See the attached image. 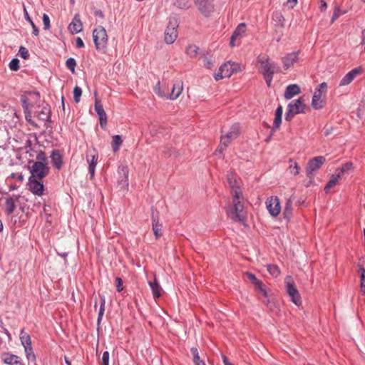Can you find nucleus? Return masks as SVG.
I'll list each match as a JSON object with an SVG mask.
<instances>
[{"label": "nucleus", "mask_w": 365, "mask_h": 365, "mask_svg": "<svg viewBox=\"0 0 365 365\" xmlns=\"http://www.w3.org/2000/svg\"><path fill=\"white\" fill-rule=\"evenodd\" d=\"M232 205L226 207L227 216L235 222H244L246 220V212L242 202V191H235L232 195Z\"/></svg>", "instance_id": "f257e3e1"}, {"label": "nucleus", "mask_w": 365, "mask_h": 365, "mask_svg": "<svg viewBox=\"0 0 365 365\" xmlns=\"http://www.w3.org/2000/svg\"><path fill=\"white\" fill-rule=\"evenodd\" d=\"M257 62L260 64L261 73L264 76L266 83L269 87L274 74L279 71V68L277 63L271 61L269 58L266 55H259L257 57Z\"/></svg>", "instance_id": "f03ea898"}, {"label": "nucleus", "mask_w": 365, "mask_h": 365, "mask_svg": "<svg viewBox=\"0 0 365 365\" xmlns=\"http://www.w3.org/2000/svg\"><path fill=\"white\" fill-rule=\"evenodd\" d=\"M307 106L302 97L290 102L285 113V120L291 121L293 117L299 113H304Z\"/></svg>", "instance_id": "7ed1b4c3"}, {"label": "nucleus", "mask_w": 365, "mask_h": 365, "mask_svg": "<svg viewBox=\"0 0 365 365\" xmlns=\"http://www.w3.org/2000/svg\"><path fill=\"white\" fill-rule=\"evenodd\" d=\"M326 162V158L324 156H317L310 159L306 166V175L307 177L310 179L312 182L318 170L324 165Z\"/></svg>", "instance_id": "20e7f679"}, {"label": "nucleus", "mask_w": 365, "mask_h": 365, "mask_svg": "<svg viewBox=\"0 0 365 365\" xmlns=\"http://www.w3.org/2000/svg\"><path fill=\"white\" fill-rule=\"evenodd\" d=\"M240 67L238 63L227 61L222 65L217 73L215 74V78L216 81L222 79L224 78L230 77L234 73L238 71Z\"/></svg>", "instance_id": "39448f33"}, {"label": "nucleus", "mask_w": 365, "mask_h": 365, "mask_svg": "<svg viewBox=\"0 0 365 365\" xmlns=\"http://www.w3.org/2000/svg\"><path fill=\"white\" fill-rule=\"evenodd\" d=\"M93 38L97 50H101L106 47L108 36L105 28L98 26L93 31Z\"/></svg>", "instance_id": "423d86ee"}, {"label": "nucleus", "mask_w": 365, "mask_h": 365, "mask_svg": "<svg viewBox=\"0 0 365 365\" xmlns=\"http://www.w3.org/2000/svg\"><path fill=\"white\" fill-rule=\"evenodd\" d=\"M284 283L287 293L289 296L291 301L299 306L301 304V297L292 277L291 276H287Z\"/></svg>", "instance_id": "0eeeda50"}, {"label": "nucleus", "mask_w": 365, "mask_h": 365, "mask_svg": "<svg viewBox=\"0 0 365 365\" xmlns=\"http://www.w3.org/2000/svg\"><path fill=\"white\" fill-rule=\"evenodd\" d=\"M327 89V84L325 82L320 83L315 89L314 93L312 100V106L316 109H320L323 107V101L322 96L325 93Z\"/></svg>", "instance_id": "6e6552de"}, {"label": "nucleus", "mask_w": 365, "mask_h": 365, "mask_svg": "<svg viewBox=\"0 0 365 365\" xmlns=\"http://www.w3.org/2000/svg\"><path fill=\"white\" fill-rule=\"evenodd\" d=\"M199 11L205 16L208 17L213 13L215 6L214 0H193Z\"/></svg>", "instance_id": "1a4fd4ad"}, {"label": "nucleus", "mask_w": 365, "mask_h": 365, "mask_svg": "<svg viewBox=\"0 0 365 365\" xmlns=\"http://www.w3.org/2000/svg\"><path fill=\"white\" fill-rule=\"evenodd\" d=\"M31 176L30 178H38V179L43 178L48 173V168L46 163L41 161L35 162L31 169Z\"/></svg>", "instance_id": "9d476101"}, {"label": "nucleus", "mask_w": 365, "mask_h": 365, "mask_svg": "<svg viewBox=\"0 0 365 365\" xmlns=\"http://www.w3.org/2000/svg\"><path fill=\"white\" fill-rule=\"evenodd\" d=\"M178 25L176 22L170 21L165 31V41L168 44H172L178 37Z\"/></svg>", "instance_id": "9b49d317"}, {"label": "nucleus", "mask_w": 365, "mask_h": 365, "mask_svg": "<svg viewBox=\"0 0 365 365\" xmlns=\"http://www.w3.org/2000/svg\"><path fill=\"white\" fill-rule=\"evenodd\" d=\"M267 209L269 213L277 217L281 212L279 199L277 197H271L266 202Z\"/></svg>", "instance_id": "f8f14e48"}, {"label": "nucleus", "mask_w": 365, "mask_h": 365, "mask_svg": "<svg viewBox=\"0 0 365 365\" xmlns=\"http://www.w3.org/2000/svg\"><path fill=\"white\" fill-rule=\"evenodd\" d=\"M364 71V68L361 66L354 68L349 72H348L340 81L339 86H344L349 85L356 76L361 74Z\"/></svg>", "instance_id": "ddd939ff"}, {"label": "nucleus", "mask_w": 365, "mask_h": 365, "mask_svg": "<svg viewBox=\"0 0 365 365\" xmlns=\"http://www.w3.org/2000/svg\"><path fill=\"white\" fill-rule=\"evenodd\" d=\"M29 190L34 195L41 196L43 192V185L38 182L37 180L33 178H29Z\"/></svg>", "instance_id": "4468645a"}, {"label": "nucleus", "mask_w": 365, "mask_h": 365, "mask_svg": "<svg viewBox=\"0 0 365 365\" xmlns=\"http://www.w3.org/2000/svg\"><path fill=\"white\" fill-rule=\"evenodd\" d=\"M95 110L99 118L101 128H104L107 124V115L100 101L96 98L95 101Z\"/></svg>", "instance_id": "2eb2a0df"}, {"label": "nucleus", "mask_w": 365, "mask_h": 365, "mask_svg": "<svg viewBox=\"0 0 365 365\" xmlns=\"http://www.w3.org/2000/svg\"><path fill=\"white\" fill-rule=\"evenodd\" d=\"M68 29L72 34L80 33L83 29V24L78 14H75L72 21L68 26Z\"/></svg>", "instance_id": "dca6fc26"}, {"label": "nucleus", "mask_w": 365, "mask_h": 365, "mask_svg": "<svg viewBox=\"0 0 365 365\" xmlns=\"http://www.w3.org/2000/svg\"><path fill=\"white\" fill-rule=\"evenodd\" d=\"M246 31V24L245 23L240 24L237 27L234 31L231 38L230 45L231 47H234L236 46V41L238 38L242 37L243 34Z\"/></svg>", "instance_id": "f3484780"}, {"label": "nucleus", "mask_w": 365, "mask_h": 365, "mask_svg": "<svg viewBox=\"0 0 365 365\" xmlns=\"http://www.w3.org/2000/svg\"><path fill=\"white\" fill-rule=\"evenodd\" d=\"M1 359L8 365H24L19 356L10 353H4L1 355Z\"/></svg>", "instance_id": "a211bd4d"}, {"label": "nucleus", "mask_w": 365, "mask_h": 365, "mask_svg": "<svg viewBox=\"0 0 365 365\" xmlns=\"http://www.w3.org/2000/svg\"><path fill=\"white\" fill-rule=\"evenodd\" d=\"M227 182L231 188L232 195H234L235 191H241L240 179L236 174L233 173L227 174Z\"/></svg>", "instance_id": "6ab92c4d"}, {"label": "nucleus", "mask_w": 365, "mask_h": 365, "mask_svg": "<svg viewBox=\"0 0 365 365\" xmlns=\"http://www.w3.org/2000/svg\"><path fill=\"white\" fill-rule=\"evenodd\" d=\"M98 159V155L96 154H87L86 160L88 164V173L90 174V178L92 179L95 175V170L97 165V161Z\"/></svg>", "instance_id": "aec40b11"}, {"label": "nucleus", "mask_w": 365, "mask_h": 365, "mask_svg": "<svg viewBox=\"0 0 365 365\" xmlns=\"http://www.w3.org/2000/svg\"><path fill=\"white\" fill-rule=\"evenodd\" d=\"M299 52H292L282 58V63L286 69H288L299 60Z\"/></svg>", "instance_id": "412c9836"}, {"label": "nucleus", "mask_w": 365, "mask_h": 365, "mask_svg": "<svg viewBox=\"0 0 365 365\" xmlns=\"http://www.w3.org/2000/svg\"><path fill=\"white\" fill-rule=\"evenodd\" d=\"M182 81H176L172 87L170 93L167 94V98L170 100L177 99L182 91L183 85Z\"/></svg>", "instance_id": "4be33fe9"}, {"label": "nucleus", "mask_w": 365, "mask_h": 365, "mask_svg": "<svg viewBox=\"0 0 365 365\" xmlns=\"http://www.w3.org/2000/svg\"><path fill=\"white\" fill-rule=\"evenodd\" d=\"M301 93L300 87L297 84H290L287 86L284 97L287 100L292 98L294 96Z\"/></svg>", "instance_id": "5701e85b"}, {"label": "nucleus", "mask_w": 365, "mask_h": 365, "mask_svg": "<svg viewBox=\"0 0 365 365\" xmlns=\"http://www.w3.org/2000/svg\"><path fill=\"white\" fill-rule=\"evenodd\" d=\"M20 198L19 195H14L12 197L6 198L5 201V211L7 215H11L16 208L15 202Z\"/></svg>", "instance_id": "b1692460"}, {"label": "nucleus", "mask_w": 365, "mask_h": 365, "mask_svg": "<svg viewBox=\"0 0 365 365\" xmlns=\"http://www.w3.org/2000/svg\"><path fill=\"white\" fill-rule=\"evenodd\" d=\"M50 158H51V163L53 164V165L57 170H60L62 166V164H63V160H62V155H61L59 150H52Z\"/></svg>", "instance_id": "393cba45"}, {"label": "nucleus", "mask_w": 365, "mask_h": 365, "mask_svg": "<svg viewBox=\"0 0 365 365\" xmlns=\"http://www.w3.org/2000/svg\"><path fill=\"white\" fill-rule=\"evenodd\" d=\"M282 113L283 108L279 105L275 110L273 130L279 128L282 123Z\"/></svg>", "instance_id": "a878e982"}, {"label": "nucleus", "mask_w": 365, "mask_h": 365, "mask_svg": "<svg viewBox=\"0 0 365 365\" xmlns=\"http://www.w3.org/2000/svg\"><path fill=\"white\" fill-rule=\"evenodd\" d=\"M152 224L153 233L156 239H158L162 235V225L159 223L158 220L153 215L152 216Z\"/></svg>", "instance_id": "bb28decb"}, {"label": "nucleus", "mask_w": 365, "mask_h": 365, "mask_svg": "<svg viewBox=\"0 0 365 365\" xmlns=\"http://www.w3.org/2000/svg\"><path fill=\"white\" fill-rule=\"evenodd\" d=\"M353 168L354 167L352 163L348 162L343 164L341 168L336 169L335 173L341 178L344 174L351 172Z\"/></svg>", "instance_id": "cd10ccee"}, {"label": "nucleus", "mask_w": 365, "mask_h": 365, "mask_svg": "<svg viewBox=\"0 0 365 365\" xmlns=\"http://www.w3.org/2000/svg\"><path fill=\"white\" fill-rule=\"evenodd\" d=\"M19 338L21 340V345L24 348L31 346V339L29 334L24 331V330H21L19 334Z\"/></svg>", "instance_id": "c85d7f7f"}, {"label": "nucleus", "mask_w": 365, "mask_h": 365, "mask_svg": "<svg viewBox=\"0 0 365 365\" xmlns=\"http://www.w3.org/2000/svg\"><path fill=\"white\" fill-rule=\"evenodd\" d=\"M149 285L151 288L153 297L155 299L159 298L161 295V287L158 282L155 279L154 282H149Z\"/></svg>", "instance_id": "c756f323"}, {"label": "nucleus", "mask_w": 365, "mask_h": 365, "mask_svg": "<svg viewBox=\"0 0 365 365\" xmlns=\"http://www.w3.org/2000/svg\"><path fill=\"white\" fill-rule=\"evenodd\" d=\"M123 176H120V179L118 181L120 185L122 187H127L128 186V171L126 167L121 168Z\"/></svg>", "instance_id": "7c9ffc66"}, {"label": "nucleus", "mask_w": 365, "mask_h": 365, "mask_svg": "<svg viewBox=\"0 0 365 365\" xmlns=\"http://www.w3.org/2000/svg\"><path fill=\"white\" fill-rule=\"evenodd\" d=\"M339 178H341V177L334 172L324 187L325 192H327L331 188L334 187L336 185Z\"/></svg>", "instance_id": "2f4dec72"}, {"label": "nucleus", "mask_w": 365, "mask_h": 365, "mask_svg": "<svg viewBox=\"0 0 365 365\" xmlns=\"http://www.w3.org/2000/svg\"><path fill=\"white\" fill-rule=\"evenodd\" d=\"M292 200L289 198L287 200L284 209V217L289 220L292 215Z\"/></svg>", "instance_id": "473e14b6"}, {"label": "nucleus", "mask_w": 365, "mask_h": 365, "mask_svg": "<svg viewBox=\"0 0 365 365\" xmlns=\"http://www.w3.org/2000/svg\"><path fill=\"white\" fill-rule=\"evenodd\" d=\"M38 118L44 122H48L51 120V112L50 109L46 107H43L42 110L38 113Z\"/></svg>", "instance_id": "72a5a7b5"}, {"label": "nucleus", "mask_w": 365, "mask_h": 365, "mask_svg": "<svg viewBox=\"0 0 365 365\" xmlns=\"http://www.w3.org/2000/svg\"><path fill=\"white\" fill-rule=\"evenodd\" d=\"M173 5L180 9H188L191 6L190 0H173Z\"/></svg>", "instance_id": "f704fd0d"}, {"label": "nucleus", "mask_w": 365, "mask_h": 365, "mask_svg": "<svg viewBox=\"0 0 365 365\" xmlns=\"http://www.w3.org/2000/svg\"><path fill=\"white\" fill-rule=\"evenodd\" d=\"M239 128H240L239 125H237V124L233 125L230 128V131L225 136L231 140L232 139L236 138L239 134Z\"/></svg>", "instance_id": "c9c22d12"}, {"label": "nucleus", "mask_w": 365, "mask_h": 365, "mask_svg": "<svg viewBox=\"0 0 365 365\" xmlns=\"http://www.w3.org/2000/svg\"><path fill=\"white\" fill-rule=\"evenodd\" d=\"M100 299H101V304H100V309L98 311V319H97V322H98V324L101 323V322L103 319V316L104 311H105V306H106L105 296L101 295Z\"/></svg>", "instance_id": "e433bc0d"}, {"label": "nucleus", "mask_w": 365, "mask_h": 365, "mask_svg": "<svg viewBox=\"0 0 365 365\" xmlns=\"http://www.w3.org/2000/svg\"><path fill=\"white\" fill-rule=\"evenodd\" d=\"M359 272L360 274V290L362 294H365V269L360 266Z\"/></svg>", "instance_id": "4c0bfd02"}, {"label": "nucleus", "mask_w": 365, "mask_h": 365, "mask_svg": "<svg viewBox=\"0 0 365 365\" xmlns=\"http://www.w3.org/2000/svg\"><path fill=\"white\" fill-rule=\"evenodd\" d=\"M190 351L193 356V363L195 364V365H205L204 361L200 359L197 348L192 347L190 349Z\"/></svg>", "instance_id": "58836bf2"}, {"label": "nucleus", "mask_w": 365, "mask_h": 365, "mask_svg": "<svg viewBox=\"0 0 365 365\" xmlns=\"http://www.w3.org/2000/svg\"><path fill=\"white\" fill-rule=\"evenodd\" d=\"M230 142H231V140H230L229 138H226L224 135H222L221 140H220V145H219V147L216 151V153H219L220 154L222 153L223 152V150L230 145Z\"/></svg>", "instance_id": "ea45409f"}, {"label": "nucleus", "mask_w": 365, "mask_h": 365, "mask_svg": "<svg viewBox=\"0 0 365 365\" xmlns=\"http://www.w3.org/2000/svg\"><path fill=\"white\" fill-rule=\"evenodd\" d=\"M122 142H123V140L121 139L120 135H115L113 137L111 145H112V148L114 152H116L119 150V148H120V145L122 144Z\"/></svg>", "instance_id": "a19ab883"}, {"label": "nucleus", "mask_w": 365, "mask_h": 365, "mask_svg": "<svg viewBox=\"0 0 365 365\" xmlns=\"http://www.w3.org/2000/svg\"><path fill=\"white\" fill-rule=\"evenodd\" d=\"M255 288L264 296V299L262 300L263 303H268L269 299L267 298V292L263 287L262 282L259 279V284H255Z\"/></svg>", "instance_id": "79ce46f5"}, {"label": "nucleus", "mask_w": 365, "mask_h": 365, "mask_svg": "<svg viewBox=\"0 0 365 365\" xmlns=\"http://www.w3.org/2000/svg\"><path fill=\"white\" fill-rule=\"evenodd\" d=\"M267 269L274 277H277L280 274V269L276 264H268Z\"/></svg>", "instance_id": "37998d69"}, {"label": "nucleus", "mask_w": 365, "mask_h": 365, "mask_svg": "<svg viewBox=\"0 0 365 365\" xmlns=\"http://www.w3.org/2000/svg\"><path fill=\"white\" fill-rule=\"evenodd\" d=\"M289 171L291 174H293L294 175H297L299 173V166L298 165L297 163L294 162L292 159H289Z\"/></svg>", "instance_id": "c03bdc74"}, {"label": "nucleus", "mask_w": 365, "mask_h": 365, "mask_svg": "<svg viewBox=\"0 0 365 365\" xmlns=\"http://www.w3.org/2000/svg\"><path fill=\"white\" fill-rule=\"evenodd\" d=\"M198 47L195 45H189L186 48V53L190 57L194 58L197 56Z\"/></svg>", "instance_id": "a18cd8bd"}, {"label": "nucleus", "mask_w": 365, "mask_h": 365, "mask_svg": "<svg viewBox=\"0 0 365 365\" xmlns=\"http://www.w3.org/2000/svg\"><path fill=\"white\" fill-rule=\"evenodd\" d=\"M24 351L27 359L30 361H35L36 356L34 353L32 346L24 348Z\"/></svg>", "instance_id": "49530a36"}, {"label": "nucleus", "mask_w": 365, "mask_h": 365, "mask_svg": "<svg viewBox=\"0 0 365 365\" xmlns=\"http://www.w3.org/2000/svg\"><path fill=\"white\" fill-rule=\"evenodd\" d=\"M66 66L71 71L72 73H75L76 61L73 58H68L66 61Z\"/></svg>", "instance_id": "de8ad7c7"}, {"label": "nucleus", "mask_w": 365, "mask_h": 365, "mask_svg": "<svg viewBox=\"0 0 365 365\" xmlns=\"http://www.w3.org/2000/svg\"><path fill=\"white\" fill-rule=\"evenodd\" d=\"M73 98L74 101L76 103H78L80 101V97L82 95V89L79 86H76L73 88Z\"/></svg>", "instance_id": "09e8293b"}, {"label": "nucleus", "mask_w": 365, "mask_h": 365, "mask_svg": "<svg viewBox=\"0 0 365 365\" xmlns=\"http://www.w3.org/2000/svg\"><path fill=\"white\" fill-rule=\"evenodd\" d=\"M9 66L11 71H18L19 68V60L16 58H13L10 61Z\"/></svg>", "instance_id": "8fccbe9b"}, {"label": "nucleus", "mask_w": 365, "mask_h": 365, "mask_svg": "<svg viewBox=\"0 0 365 365\" xmlns=\"http://www.w3.org/2000/svg\"><path fill=\"white\" fill-rule=\"evenodd\" d=\"M19 55L23 58V59H28L29 58V51L26 48H25L23 46H21L19 49Z\"/></svg>", "instance_id": "3c124183"}, {"label": "nucleus", "mask_w": 365, "mask_h": 365, "mask_svg": "<svg viewBox=\"0 0 365 365\" xmlns=\"http://www.w3.org/2000/svg\"><path fill=\"white\" fill-rule=\"evenodd\" d=\"M343 14L344 12L339 9V7L336 6L331 17V23L334 22Z\"/></svg>", "instance_id": "603ef678"}, {"label": "nucleus", "mask_w": 365, "mask_h": 365, "mask_svg": "<svg viewBox=\"0 0 365 365\" xmlns=\"http://www.w3.org/2000/svg\"><path fill=\"white\" fill-rule=\"evenodd\" d=\"M21 101L22 102V106H23L24 113L26 114L29 113L30 110H29V103H28V98L26 96H21Z\"/></svg>", "instance_id": "864d4df0"}, {"label": "nucleus", "mask_w": 365, "mask_h": 365, "mask_svg": "<svg viewBox=\"0 0 365 365\" xmlns=\"http://www.w3.org/2000/svg\"><path fill=\"white\" fill-rule=\"evenodd\" d=\"M26 20L30 23L31 26H32V29H33V32L32 34L34 35V36H38V29L37 28V26L35 25V24L34 23V21L31 19V18L29 17V16L28 15V14H26Z\"/></svg>", "instance_id": "5fc2aeb1"}, {"label": "nucleus", "mask_w": 365, "mask_h": 365, "mask_svg": "<svg viewBox=\"0 0 365 365\" xmlns=\"http://www.w3.org/2000/svg\"><path fill=\"white\" fill-rule=\"evenodd\" d=\"M245 274L247 276V279H249L252 282V284H253L254 285L259 284V279L256 277V276L254 274L247 272H246Z\"/></svg>", "instance_id": "6e6d98bb"}, {"label": "nucleus", "mask_w": 365, "mask_h": 365, "mask_svg": "<svg viewBox=\"0 0 365 365\" xmlns=\"http://www.w3.org/2000/svg\"><path fill=\"white\" fill-rule=\"evenodd\" d=\"M43 29L45 30H48L50 29V19L49 16L46 14H43Z\"/></svg>", "instance_id": "4d7b16f0"}, {"label": "nucleus", "mask_w": 365, "mask_h": 365, "mask_svg": "<svg viewBox=\"0 0 365 365\" xmlns=\"http://www.w3.org/2000/svg\"><path fill=\"white\" fill-rule=\"evenodd\" d=\"M155 93L160 97H165L167 98V94L163 92L160 89V82L157 83L154 88Z\"/></svg>", "instance_id": "13d9d810"}, {"label": "nucleus", "mask_w": 365, "mask_h": 365, "mask_svg": "<svg viewBox=\"0 0 365 365\" xmlns=\"http://www.w3.org/2000/svg\"><path fill=\"white\" fill-rule=\"evenodd\" d=\"M102 363L103 365H108L109 364V352L107 351L103 353Z\"/></svg>", "instance_id": "bf43d9fd"}, {"label": "nucleus", "mask_w": 365, "mask_h": 365, "mask_svg": "<svg viewBox=\"0 0 365 365\" xmlns=\"http://www.w3.org/2000/svg\"><path fill=\"white\" fill-rule=\"evenodd\" d=\"M115 282H116V289L118 292H121L123 289V280L120 277H117L115 279Z\"/></svg>", "instance_id": "052dcab7"}, {"label": "nucleus", "mask_w": 365, "mask_h": 365, "mask_svg": "<svg viewBox=\"0 0 365 365\" xmlns=\"http://www.w3.org/2000/svg\"><path fill=\"white\" fill-rule=\"evenodd\" d=\"M158 125L155 123H153L149 127L150 133L151 135H155L158 134Z\"/></svg>", "instance_id": "680f3d73"}, {"label": "nucleus", "mask_w": 365, "mask_h": 365, "mask_svg": "<svg viewBox=\"0 0 365 365\" xmlns=\"http://www.w3.org/2000/svg\"><path fill=\"white\" fill-rule=\"evenodd\" d=\"M36 159H37V161H41V162H44V163H46V155L43 152L41 151L39 152L37 155H36Z\"/></svg>", "instance_id": "e2e57ef3"}, {"label": "nucleus", "mask_w": 365, "mask_h": 365, "mask_svg": "<svg viewBox=\"0 0 365 365\" xmlns=\"http://www.w3.org/2000/svg\"><path fill=\"white\" fill-rule=\"evenodd\" d=\"M76 47L77 48H80L84 47V43H83V40L80 37H78L76 38Z\"/></svg>", "instance_id": "0e129e2a"}, {"label": "nucleus", "mask_w": 365, "mask_h": 365, "mask_svg": "<svg viewBox=\"0 0 365 365\" xmlns=\"http://www.w3.org/2000/svg\"><path fill=\"white\" fill-rule=\"evenodd\" d=\"M327 8V4L324 0H321L320 10L324 11Z\"/></svg>", "instance_id": "69168bd1"}, {"label": "nucleus", "mask_w": 365, "mask_h": 365, "mask_svg": "<svg viewBox=\"0 0 365 365\" xmlns=\"http://www.w3.org/2000/svg\"><path fill=\"white\" fill-rule=\"evenodd\" d=\"M297 2V0H287V4L290 7L292 8L294 6L296 5Z\"/></svg>", "instance_id": "338daca9"}, {"label": "nucleus", "mask_w": 365, "mask_h": 365, "mask_svg": "<svg viewBox=\"0 0 365 365\" xmlns=\"http://www.w3.org/2000/svg\"><path fill=\"white\" fill-rule=\"evenodd\" d=\"M223 364L224 365H232L228 360V359L225 356H222Z\"/></svg>", "instance_id": "774afa93"}]
</instances>
